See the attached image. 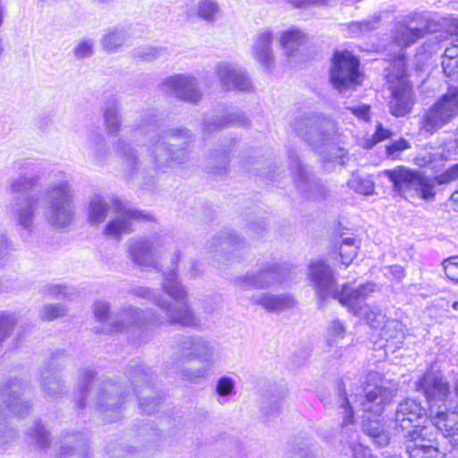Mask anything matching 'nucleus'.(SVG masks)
<instances>
[{
	"instance_id": "cd10ccee",
	"label": "nucleus",
	"mask_w": 458,
	"mask_h": 458,
	"mask_svg": "<svg viewBox=\"0 0 458 458\" xmlns=\"http://www.w3.org/2000/svg\"><path fill=\"white\" fill-rule=\"evenodd\" d=\"M255 305H260L269 312H277L291 307L293 300L286 295H275L270 293H264L251 297Z\"/></svg>"
},
{
	"instance_id": "f8f14e48",
	"label": "nucleus",
	"mask_w": 458,
	"mask_h": 458,
	"mask_svg": "<svg viewBox=\"0 0 458 458\" xmlns=\"http://www.w3.org/2000/svg\"><path fill=\"white\" fill-rule=\"evenodd\" d=\"M384 174L392 182L394 191L405 199L420 198L429 200L435 197L434 182L419 171L398 166L384 171Z\"/></svg>"
},
{
	"instance_id": "79ce46f5",
	"label": "nucleus",
	"mask_w": 458,
	"mask_h": 458,
	"mask_svg": "<svg viewBox=\"0 0 458 458\" xmlns=\"http://www.w3.org/2000/svg\"><path fill=\"white\" fill-rule=\"evenodd\" d=\"M104 120L107 132L111 135H117L120 130V120L117 105L114 101L106 106Z\"/></svg>"
},
{
	"instance_id": "0eeeda50",
	"label": "nucleus",
	"mask_w": 458,
	"mask_h": 458,
	"mask_svg": "<svg viewBox=\"0 0 458 458\" xmlns=\"http://www.w3.org/2000/svg\"><path fill=\"white\" fill-rule=\"evenodd\" d=\"M73 190L72 177L64 171H53L51 181L45 191L46 220L54 227L70 225L74 216Z\"/></svg>"
},
{
	"instance_id": "3c124183",
	"label": "nucleus",
	"mask_w": 458,
	"mask_h": 458,
	"mask_svg": "<svg viewBox=\"0 0 458 458\" xmlns=\"http://www.w3.org/2000/svg\"><path fill=\"white\" fill-rule=\"evenodd\" d=\"M67 313L66 309L62 304L45 305L40 310V318L44 320H53L64 317Z\"/></svg>"
},
{
	"instance_id": "a19ab883",
	"label": "nucleus",
	"mask_w": 458,
	"mask_h": 458,
	"mask_svg": "<svg viewBox=\"0 0 458 458\" xmlns=\"http://www.w3.org/2000/svg\"><path fill=\"white\" fill-rule=\"evenodd\" d=\"M348 187L362 195H370L374 192V182L367 176L352 174L349 179Z\"/></svg>"
},
{
	"instance_id": "5fc2aeb1",
	"label": "nucleus",
	"mask_w": 458,
	"mask_h": 458,
	"mask_svg": "<svg viewBox=\"0 0 458 458\" xmlns=\"http://www.w3.org/2000/svg\"><path fill=\"white\" fill-rule=\"evenodd\" d=\"M393 133L390 130L385 129L382 124H377L376 131L371 139L366 141V148H371L373 146L380 141L390 139Z\"/></svg>"
},
{
	"instance_id": "1a4fd4ad",
	"label": "nucleus",
	"mask_w": 458,
	"mask_h": 458,
	"mask_svg": "<svg viewBox=\"0 0 458 458\" xmlns=\"http://www.w3.org/2000/svg\"><path fill=\"white\" fill-rule=\"evenodd\" d=\"M173 243L167 233L131 238L127 242L130 259L143 270L157 268L163 253Z\"/></svg>"
},
{
	"instance_id": "f257e3e1",
	"label": "nucleus",
	"mask_w": 458,
	"mask_h": 458,
	"mask_svg": "<svg viewBox=\"0 0 458 458\" xmlns=\"http://www.w3.org/2000/svg\"><path fill=\"white\" fill-rule=\"evenodd\" d=\"M157 114L148 110L140 116L137 124L140 131H150L147 153L139 159L136 152L123 139L115 144L116 153L123 159L124 171L130 179L147 190L153 191L164 177L165 168L181 165L188 160L186 145L191 140L187 129H168L162 134L154 132L157 123Z\"/></svg>"
},
{
	"instance_id": "a211bd4d",
	"label": "nucleus",
	"mask_w": 458,
	"mask_h": 458,
	"mask_svg": "<svg viewBox=\"0 0 458 458\" xmlns=\"http://www.w3.org/2000/svg\"><path fill=\"white\" fill-rule=\"evenodd\" d=\"M215 73L220 87L226 91L237 90L250 92L252 83L246 72L238 64L219 62L215 66Z\"/></svg>"
},
{
	"instance_id": "603ef678",
	"label": "nucleus",
	"mask_w": 458,
	"mask_h": 458,
	"mask_svg": "<svg viewBox=\"0 0 458 458\" xmlns=\"http://www.w3.org/2000/svg\"><path fill=\"white\" fill-rule=\"evenodd\" d=\"M411 148L410 143L404 140L400 139L387 145L386 148L387 157L392 159H396L402 151Z\"/></svg>"
},
{
	"instance_id": "393cba45",
	"label": "nucleus",
	"mask_w": 458,
	"mask_h": 458,
	"mask_svg": "<svg viewBox=\"0 0 458 458\" xmlns=\"http://www.w3.org/2000/svg\"><path fill=\"white\" fill-rule=\"evenodd\" d=\"M180 347L185 355L192 356L199 360L202 363L213 365L215 362V347L210 342L201 337H185L181 342Z\"/></svg>"
},
{
	"instance_id": "de8ad7c7",
	"label": "nucleus",
	"mask_w": 458,
	"mask_h": 458,
	"mask_svg": "<svg viewBox=\"0 0 458 458\" xmlns=\"http://www.w3.org/2000/svg\"><path fill=\"white\" fill-rule=\"evenodd\" d=\"M345 335V327L344 325L335 319L333 320L328 326L327 332V342L329 345L336 344L339 340H342Z\"/></svg>"
},
{
	"instance_id": "052dcab7",
	"label": "nucleus",
	"mask_w": 458,
	"mask_h": 458,
	"mask_svg": "<svg viewBox=\"0 0 458 458\" xmlns=\"http://www.w3.org/2000/svg\"><path fill=\"white\" fill-rule=\"evenodd\" d=\"M72 293V289L61 284H50L47 288V294L49 297H69Z\"/></svg>"
},
{
	"instance_id": "6e6552de",
	"label": "nucleus",
	"mask_w": 458,
	"mask_h": 458,
	"mask_svg": "<svg viewBox=\"0 0 458 458\" xmlns=\"http://www.w3.org/2000/svg\"><path fill=\"white\" fill-rule=\"evenodd\" d=\"M428 414V411L415 399L407 398L402 401L395 411L393 429L404 439L432 441L435 438L433 424L420 425V420Z\"/></svg>"
},
{
	"instance_id": "e2e57ef3",
	"label": "nucleus",
	"mask_w": 458,
	"mask_h": 458,
	"mask_svg": "<svg viewBox=\"0 0 458 458\" xmlns=\"http://www.w3.org/2000/svg\"><path fill=\"white\" fill-rule=\"evenodd\" d=\"M110 306L105 301H98L94 306L95 317L98 320L106 322L108 320V312Z\"/></svg>"
},
{
	"instance_id": "dca6fc26",
	"label": "nucleus",
	"mask_w": 458,
	"mask_h": 458,
	"mask_svg": "<svg viewBox=\"0 0 458 458\" xmlns=\"http://www.w3.org/2000/svg\"><path fill=\"white\" fill-rule=\"evenodd\" d=\"M285 281L283 268L276 262L262 263L257 272H249L235 280L239 289L245 291L252 288L271 287Z\"/></svg>"
},
{
	"instance_id": "864d4df0",
	"label": "nucleus",
	"mask_w": 458,
	"mask_h": 458,
	"mask_svg": "<svg viewBox=\"0 0 458 458\" xmlns=\"http://www.w3.org/2000/svg\"><path fill=\"white\" fill-rule=\"evenodd\" d=\"M94 43L90 39H83L74 47L73 53L77 59H83L93 55Z\"/></svg>"
},
{
	"instance_id": "f704fd0d",
	"label": "nucleus",
	"mask_w": 458,
	"mask_h": 458,
	"mask_svg": "<svg viewBox=\"0 0 458 458\" xmlns=\"http://www.w3.org/2000/svg\"><path fill=\"white\" fill-rule=\"evenodd\" d=\"M366 420L362 425L364 433L371 437L379 446L386 445L389 443V436L385 432L380 421L372 420L370 416H368Z\"/></svg>"
},
{
	"instance_id": "0e129e2a",
	"label": "nucleus",
	"mask_w": 458,
	"mask_h": 458,
	"mask_svg": "<svg viewBox=\"0 0 458 458\" xmlns=\"http://www.w3.org/2000/svg\"><path fill=\"white\" fill-rule=\"evenodd\" d=\"M248 229L254 238H260L266 232L265 222L262 219L250 221L248 224Z\"/></svg>"
},
{
	"instance_id": "9b49d317",
	"label": "nucleus",
	"mask_w": 458,
	"mask_h": 458,
	"mask_svg": "<svg viewBox=\"0 0 458 458\" xmlns=\"http://www.w3.org/2000/svg\"><path fill=\"white\" fill-rule=\"evenodd\" d=\"M384 174L392 182L394 191L405 199L420 198L429 200L435 197L434 182L419 171L398 166L384 171Z\"/></svg>"
},
{
	"instance_id": "5701e85b",
	"label": "nucleus",
	"mask_w": 458,
	"mask_h": 458,
	"mask_svg": "<svg viewBox=\"0 0 458 458\" xmlns=\"http://www.w3.org/2000/svg\"><path fill=\"white\" fill-rule=\"evenodd\" d=\"M39 206L40 200L36 195L14 197L10 204V212L19 225L31 230Z\"/></svg>"
},
{
	"instance_id": "49530a36",
	"label": "nucleus",
	"mask_w": 458,
	"mask_h": 458,
	"mask_svg": "<svg viewBox=\"0 0 458 458\" xmlns=\"http://www.w3.org/2000/svg\"><path fill=\"white\" fill-rule=\"evenodd\" d=\"M212 365L202 363L199 366L185 367L182 370V377L191 381H197L199 378L206 377L210 370Z\"/></svg>"
},
{
	"instance_id": "6e6d98bb",
	"label": "nucleus",
	"mask_w": 458,
	"mask_h": 458,
	"mask_svg": "<svg viewBox=\"0 0 458 458\" xmlns=\"http://www.w3.org/2000/svg\"><path fill=\"white\" fill-rule=\"evenodd\" d=\"M443 267L445 276L450 280L458 282V256L445 259Z\"/></svg>"
},
{
	"instance_id": "bf43d9fd",
	"label": "nucleus",
	"mask_w": 458,
	"mask_h": 458,
	"mask_svg": "<svg viewBox=\"0 0 458 458\" xmlns=\"http://www.w3.org/2000/svg\"><path fill=\"white\" fill-rule=\"evenodd\" d=\"M15 323V319L12 315L0 316V342L9 335Z\"/></svg>"
},
{
	"instance_id": "69168bd1",
	"label": "nucleus",
	"mask_w": 458,
	"mask_h": 458,
	"mask_svg": "<svg viewBox=\"0 0 458 458\" xmlns=\"http://www.w3.org/2000/svg\"><path fill=\"white\" fill-rule=\"evenodd\" d=\"M347 109L350 110L352 114L363 121H369L370 119L369 106L360 105L357 106H348Z\"/></svg>"
},
{
	"instance_id": "473e14b6",
	"label": "nucleus",
	"mask_w": 458,
	"mask_h": 458,
	"mask_svg": "<svg viewBox=\"0 0 458 458\" xmlns=\"http://www.w3.org/2000/svg\"><path fill=\"white\" fill-rule=\"evenodd\" d=\"M247 119L239 114H228L226 115H216L205 121V130L209 132L216 131L228 125L244 126Z\"/></svg>"
},
{
	"instance_id": "ea45409f",
	"label": "nucleus",
	"mask_w": 458,
	"mask_h": 458,
	"mask_svg": "<svg viewBox=\"0 0 458 458\" xmlns=\"http://www.w3.org/2000/svg\"><path fill=\"white\" fill-rule=\"evenodd\" d=\"M305 40L303 33L297 30L293 29L282 35L281 44L285 49L288 55H293V52L303 44Z\"/></svg>"
},
{
	"instance_id": "412c9836",
	"label": "nucleus",
	"mask_w": 458,
	"mask_h": 458,
	"mask_svg": "<svg viewBox=\"0 0 458 458\" xmlns=\"http://www.w3.org/2000/svg\"><path fill=\"white\" fill-rule=\"evenodd\" d=\"M145 323L161 324L163 320L155 315L148 317L143 310L127 306L111 319L109 324L110 332H123L129 330L132 327H139Z\"/></svg>"
},
{
	"instance_id": "f3484780",
	"label": "nucleus",
	"mask_w": 458,
	"mask_h": 458,
	"mask_svg": "<svg viewBox=\"0 0 458 458\" xmlns=\"http://www.w3.org/2000/svg\"><path fill=\"white\" fill-rule=\"evenodd\" d=\"M288 157L294 183L300 193L307 199L315 200L325 199L327 191L320 181L301 165L295 153L291 152Z\"/></svg>"
},
{
	"instance_id": "4c0bfd02",
	"label": "nucleus",
	"mask_w": 458,
	"mask_h": 458,
	"mask_svg": "<svg viewBox=\"0 0 458 458\" xmlns=\"http://www.w3.org/2000/svg\"><path fill=\"white\" fill-rule=\"evenodd\" d=\"M220 13V7L215 0H200L196 4V15L207 22L216 21Z\"/></svg>"
},
{
	"instance_id": "423d86ee",
	"label": "nucleus",
	"mask_w": 458,
	"mask_h": 458,
	"mask_svg": "<svg viewBox=\"0 0 458 458\" xmlns=\"http://www.w3.org/2000/svg\"><path fill=\"white\" fill-rule=\"evenodd\" d=\"M81 392L78 402L80 408L94 405L103 415L106 422L115 421L120 418L123 403L131 394H119L121 386L111 381L99 382L90 369L81 372Z\"/></svg>"
},
{
	"instance_id": "a878e982",
	"label": "nucleus",
	"mask_w": 458,
	"mask_h": 458,
	"mask_svg": "<svg viewBox=\"0 0 458 458\" xmlns=\"http://www.w3.org/2000/svg\"><path fill=\"white\" fill-rule=\"evenodd\" d=\"M21 168H22V171L20 174L10 178L8 181V186L12 193L32 191L41 180L39 170L33 163L26 162Z\"/></svg>"
},
{
	"instance_id": "338daca9",
	"label": "nucleus",
	"mask_w": 458,
	"mask_h": 458,
	"mask_svg": "<svg viewBox=\"0 0 458 458\" xmlns=\"http://www.w3.org/2000/svg\"><path fill=\"white\" fill-rule=\"evenodd\" d=\"M13 437L14 435L12 429L7 428L6 426H3L0 421V447L9 444L13 440Z\"/></svg>"
},
{
	"instance_id": "c9c22d12",
	"label": "nucleus",
	"mask_w": 458,
	"mask_h": 458,
	"mask_svg": "<svg viewBox=\"0 0 458 458\" xmlns=\"http://www.w3.org/2000/svg\"><path fill=\"white\" fill-rule=\"evenodd\" d=\"M86 148L90 152V155L98 162H102L107 153V147L105 141V138L102 134L96 131H91L88 135Z\"/></svg>"
},
{
	"instance_id": "37998d69",
	"label": "nucleus",
	"mask_w": 458,
	"mask_h": 458,
	"mask_svg": "<svg viewBox=\"0 0 458 458\" xmlns=\"http://www.w3.org/2000/svg\"><path fill=\"white\" fill-rule=\"evenodd\" d=\"M382 336L389 340H396V343H402L403 339V326L396 319H387L381 329Z\"/></svg>"
},
{
	"instance_id": "e433bc0d",
	"label": "nucleus",
	"mask_w": 458,
	"mask_h": 458,
	"mask_svg": "<svg viewBox=\"0 0 458 458\" xmlns=\"http://www.w3.org/2000/svg\"><path fill=\"white\" fill-rule=\"evenodd\" d=\"M209 173L215 175H224L227 172L230 157L226 149H216L210 153Z\"/></svg>"
},
{
	"instance_id": "f03ea898",
	"label": "nucleus",
	"mask_w": 458,
	"mask_h": 458,
	"mask_svg": "<svg viewBox=\"0 0 458 458\" xmlns=\"http://www.w3.org/2000/svg\"><path fill=\"white\" fill-rule=\"evenodd\" d=\"M180 255V251H175L173 254L171 258L173 266L177 267ZM162 286L165 294L172 299L170 302L149 288L138 287L134 290V293L137 296L151 299L164 312L165 320L169 325H179L182 327L198 326L199 319L188 303V293L178 280L176 267L164 272Z\"/></svg>"
},
{
	"instance_id": "2eb2a0df",
	"label": "nucleus",
	"mask_w": 458,
	"mask_h": 458,
	"mask_svg": "<svg viewBox=\"0 0 458 458\" xmlns=\"http://www.w3.org/2000/svg\"><path fill=\"white\" fill-rule=\"evenodd\" d=\"M113 216L105 225L103 233L106 236L120 240L123 234L132 232L135 221L148 218V215L138 209L128 208L125 205L114 201Z\"/></svg>"
},
{
	"instance_id": "13d9d810",
	"label": "nucleus",
	"mask_w": 458,
	"mask_h": 458,
	"mask_svg": "<svg viewBox=\"0 0 458 458\" xmlns=\"http://www.w3.org/2000/svg\"><path fill=\"white\" fill-rule=\"evenodd\" d=\"M126 374L132 377L131 384L137 387L139 383H142L145 386L148 382V375L142 368H130Z\"/></svg>"
},
{
	"instance_id": "4d7b16f0",
	"label": "nucleus",
	"mask_w": 458,
	"mask_h": 458,
	"mask_svg": "<svg viewBox=\"0 0 458 458\" xmlns=\"http://www.w3.org/2000/svg\"><path fill=\"white\" fill-rule=\"evenodd\" d=\"M234 389V381L228 377H222L218 379L216 391L220 396L230 395Z\"/></svg>"
},
{
	"instance_id": "09e8293b",
	"label": "nucleus",
	"mask_w": 458,
	"mask_h": 458,
	"mask_svg": "<svg viewBox=\"0 0 458 458\" xmlns=\"http://www.w3.org/2000/svg\"><path fill=\"white\" fill-rule=\"evenodd\" d=\"M30 436L40 449H47L50 446L51 440L43 425L36 423L31 428Z\"/></svg>"
},
{
	"instance_id": "c85d7f7f",
	"label": "nucleus",
	"mask_w": 458,
	"mask_h": 458,
	"mask_svg": "<svg viewBox=\"0 0 458 458\" xmlns=\"http://www.w3.org/2000/svg\"><path fill=\"white\" fill-rule=\"evenodd\" d=\"M114 203L110 204L103 197L94 196L88 207V221L93 226H98L106 221L109 214H113Z\"/></svg>"
},
{
	"instance_id": "774afa93",
	"label": "nucleus",
	"mask_w": 458,
	"mask_h": 458,
	"mask_svg": "<svg viewBox=\"0 0 458 458\" xmlns=\"http://www.w3.org/2000/svg\"><path fill=\"white\" fill-rule=\"evenodd\" d=\"M351 448L353 453V458H371L369 450L360 444H352Z\"/></svg>"
},
{
	"instance_id": "8fccbe9b",
	"label": "nucleus",
	"mask_w": 458,
	"mask_h": 458,
	"mask_svg": "<svg viewBox=\"0 0 458 458\" xmlns=\"http://www.w3.org/2000/svg\"><path fill=\"white\" fill-rule=\"evenodd\" d=\"M365 318L367 323L376 329H382L387 321L386 315L377 307L370 308L369 310L365 313Z\"/></svg>"
},
{
	"instance_id": "4be33fe9",
	"label": "nucleus",
	"mask_w": 458,
	"mask_h": 458,
	"mask_svg": "<svg viewBox=\"0 0 458 458\" xmlns=\"http://www.w3.org/2000/svg\"><path fill=\"white\" fill-rule=\"evenodd\" d=\"M243 247V239L228 229L222 230L207 243V249L210 253L218 257L221 252V256H225L226 259L239 256Z\"/></svg>"
},
{
	"instance_id": "58836bf2",
	"label": "nucleus",
	"mask_w": 458,
	"mask_h": 458,
	"mask_svg": "<svg viewBox=\"0 0 458 458\" xmlns=\"http://www.w3.org/2000/svg\"><path fill=\"white\" fill-rule=\"evenodd\" d=\"M358 250L359 242L356 238L341 236L338 250L344 265L347 267L352 262L358 253Z\"/></svg>"
},
{
	"instance_id": "a18cd8bd",
	"label": "nucleus",
	"mask_w": 458,
	"mask_h": 458,
	"mask_svg": "<svg viewBox=\"0 0 458 458\" xmlns=\"http://www.w3.org/2000/svg\"><path fill=\"white\" fill-rule=\"evenodd\" d=\"M339 408L343 410V427H347L353 423L352 409L350 406L349 399L346 397V392L343 383L338 385Z\"/></svg>"
},
{
	"instance_id": "7c9ffc66",
	"label": "nucleus",
	"mask_w": 458,
	"mask_h": 458,
	"mask_svg": "<svg viewBox=\"0 0 458 458\" xmlns=\"http://www.w3.org/2000/svg\"><path fill=\"white\" fill-rule=\"evenodd\" d=\"M40 376L42 390L48 397H57L64 393V385L53 364L45 367Z\"/></svg>"
},
{
	"instance_id": "2f4dec72",
	"label": "nucleus",
	"mask_w": 458,
	"mask_h": 458,
	"mask_svg": "<svg viewBox=\"0 0 458 458\" xmlns=\"http://www.w3.org/2000/svg\"><path fill=\"white\" fill-rule=\"evenodd\" d=\"M272 34L270 32L260 33L252 47L255 59L264 66H269L273 61L271 50Z\"/></svg>"
},
{
	"instance_id": "72a5a7b5",
	"label": "nucleus",
	"mask_w": 458,
	"mask_h": 458,
	"mask_svg": "<svg viewBox=\"0 0 458 458\" xmlns=\"http://www.w3.org/2000/svg\"><path fill=\"white\" fill-rule=\"evenodd\" d=\"M427 31L426 27L418 28L411 25H400L395 31L394 39L398 46L408 47L424 37Z\"/></svg>"
},
{
	"instance_id": "c03bdc74",
	"label": "nucleus",
	"mask_w": 458,
	"mask_h": 458,
	"mask_svg": "<svg viewBox=\"0 0 458 458\" xmlns=\"http://www.w3.org/2000/svg\"><path fill=\"white\" fill-rule=\"evenodd\" d=\"M432 441H421V440H410L405 439L406 443V451L409 454L410 458H425L428 455V449L429 447H434L432 445Z\"/></svg>"
},
{
	"instance_id": "7ed1b4c3",
	"label": "nucleus",
	"mask_w": 458,
	"mask_h": 458,
	"mask_svg": "<svg viewBox=\"0 0 458 458\" xmlns=\"http://www.w3.org/2000/svg\"><path fill=\"white\" fill-rule=\"evenodd\" d=\"M308 275L320 305L325 303L328 298H332L337 300L350 312L358 316L362 314L368 296L376 290V284L371 282L359 286L345 284L341 290H338L336 278L331 268L319 260L310 264Z\"/></svg>"
},
{
	"instance_id": "ddd939ff",
	"label": "nucleus",
	"mask_w": 458,
	"mask_h": 458,
	"mask_svg": "<svg viewBox=\"0 0 458 458\" xmlns=\"http://www.w3.org/2000/svg\"><path fill=\"white\" fill-rule=\"evenodd\" d=\"M458 114V88H451L423 114L420 128L433 134L451 123Z\"/></svg>"
},
{
	"instance_id": "39448f33",
	"label": "nucleus",
	"mask_w": 458,
	"mask_h": 458,
	"mask_svg": "<svg viewBox=\"0 0 458 458\" xmlns=\"http://www.w3.org/2000/svg\"><path fill=\"white\" fill-rule=\"evenodd\" d=\"M296 134L314 148L325 162L345 164L346 150L332 145L337 130L335 123L318 114L296 117L292 123Z\"/></svg>"
},
{
	"instance_id": "b1692460",
	"label": "nucleus",
	"mask_w": 458,
	"mask_h": 458,
	"mask_svg": "<svg viewBox=\"0 0 458 458\" xmlns=\"http://www.w3.org/2000/svg\"><path fill=\"white\" fill-rule=\"evenodd\" d=\"M26 389L27 384L19 378L11 379L1 389V397L6 407L20 416H23L30 408L28 402L21 399Z\"/></svg>"
},
{
	"instance_id": "aec40b11",
	"label": "nucleus",
	"mask_w": 458,
	"mask_h": 458,
	"mask_svg": "<svg viewBox=\"0 0 458 458\" xmlns=\"http://www.w3.org/2000/svg\"><path fill=\"white\" fill-rule=\"evenodd\" d=\"M386 382L381 381L379 385L368 384L364 388V398L360 403L364 412L374 416H379L389 404L395 394V389L386 386Z\"/></svg>"
},
{
	"instance_id": "6ab92c4d",
	"label": "nucleus",
	"mask_w": 458,
	"mask_h": 458,
	"mask_svg": "<svg viewBox=\"0 0 458 458\" xmlns=\"http://www.w3.org/2000/svg\"><path fill=\"white\" fill-rule=\"evenodd\" d=\"M160 89L170 96L190 103H197L201 98L198 81L191 75L177 74L165 78Z\"/></svg>"
},
{
	"instance_id": "9d476101",
	"label": "nucleus",
	"mask_w": 458,
	"mask_h": 458,
	"mask_svg": "<svg viewBox=\"0 0 458 458\" xmlns=\"http://www.w3.org/2000/svg\"><path fill=\"white\" fill-rule=\"evenodd\" d=\"M392 98L389 102L390 113L396 116H404L411 111L413 106L412 87L406 77L405 55L401 50L392 63V70L387 74Z\"/></svg>"
},
{
	"instance_id": "20e7f679",
	"label": "nucleus",
	"mask_w": 458,
	"mask_h": 458,
	"mask_svg": "<svg viewBox=\"0 0 458 458\" xmlns=\"http://www.w3.org/2000/svg\"><path fill=\"white\" fill-rule=\"evenodd\" d=\"M416 391L422 392L429 405V416L432 418L428 424L442 432L445 437H450L458 428V405L446 404L450 394L448 383L439 371L428 369L416 382Z\"/></svg>"
},
{
	"instance_id": "680f3d73",
	"label": "nucleus",
	"mask_w": 458,
	"mask_h": 458,
	"mask_svg": "<svg viewBox=\"0 0 458 458\" xmlns=\"http://www.w3.org/2000/svg\"><path fill=\"white\" fill-rule=\"evenodd\" d=\"M458 179V164L450 167L445 173L437 175L436 181L438 184L449 183Z\"/></svg>"
},
{
	"instance_id": "c756f323",
	"label": "nucleus",
	"mask_w": 458,
	"mask_h": 458,
	"mask_svg": "<svg viewBox=\"0 0 458 458\" xmlns=\"http://www.w3.org/2000/svg\"><path fill=\"white\" fill-rule=\"evenodd\" d=\"M130 38L128 31L119 28H110L104 31L100 44L103 49L108 53H115L125 45Z\"/></svg>"
},
{
	"instance_id": "bb28decb",
	"label": "nucleus",
	"mask_w": 458,
	"mask_h": 458,
	"mask_svg": "<svg viewBox=\"0 0 458 458\" xmlns=\"http://www.w3.org/2000/svg\"><path fill=\"white\" fill-rule=\"evenodd\" d=\"M57 456L58 458H89V447L84 435L77 432L65 436Z\"/></svg>"
},
{
	"instance_id": "4468645a",
	"label": "nucleus",
	"mask_w": 458,
	"mask_h": 458,
	"mask_svg": "<svg viewBox=\"0 0 458 458\" xmlns=\"http://www.w3.org/2000/svg\"><path fill=\"white\" fill-rule=\"evenodd\" d=\"M359 60L350 52H335L330 70V79L334 87L343 91L359 84Z\"/></svg>"
}]
</instances>
